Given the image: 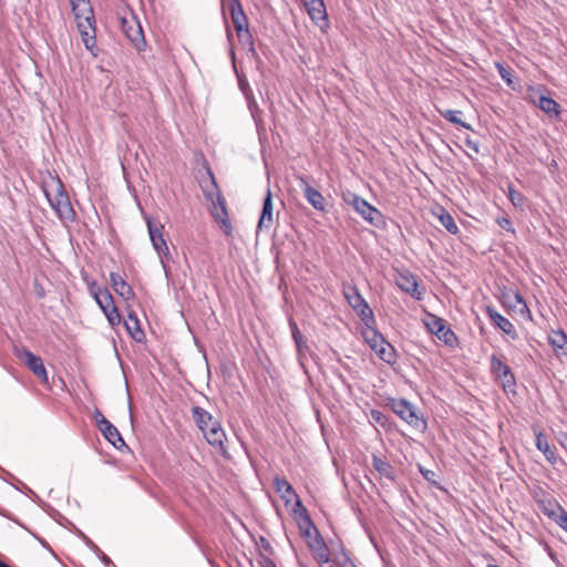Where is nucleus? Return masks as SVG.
I'll return each instance as SVG.
<instances>
[{
    "label": "nucleus",
    "instance_id": "obj_1",
    "mask_svg": "<svg viewBox=\"0 0 567 567\" xmlns=\"http://www.w3.org/2000/svg\"><path fill=\"white\" fill-rule=\"evenodd\" d=\"M43 192L50 206L62 221L74 220L75 212L60 178L51 177L49 182L44 183Z\"/></svg>",
    "mask_w": 567,
    "mask_h": 567
},
{
    "label": "nucleus",
    "instance_id": "obj_2",
    "mask_svg": "<svg viewBox=\"0 0 567 567\" xmlns=\"http://www.w3.org/2000/svg\"><path fill=\"white\" fill-rule=\"evenodd\" d=\"M209 185L202 186L204 196L210 203V213L216 221L220 224L224 233L230 235L233 231L231 223L228 218L226 200L223 197L216 178L210 169L207 171Z\"/></svg>",
    "mask_w": 567,
    "mask_h": 567
},
{
    "label": "nucleus",
    "instance_id": "obj_3",
    "mask_svg": "<svg viewBox=\"0 0 567 567\" xmlns=\"http://www.w3.org/2000/svg\"><path fill=\"white\" fill-rule=\"evenodd\" d=\"M343 295L349 306L357 312L367 327L374 324L375 318L373 311L355 286L344 285Z\"/></svg>",
    "mask_w": 567,
    "mask_h": 567
},
{
    "label": "nucleus",
    "instance_id": "obj_4",
    "mask_svg": "<svg viewBox=\"0 0 567 567\" xmlns=\"http://www.w3.org/2000/svg\"><path fill=\"white\" fill-rule=\"evenodd\" d=\"M362 334L368 344L382 361L389 364H393L395 362L394 348L372 327V324H369Z\"/></svg>",
    "mask_w": 567,
    "mask_h": 567
},
{
    "label": "nucleus",
    "instance_id": "obj_5",
    "mask_svg": "<svg viewBox=\"0 0 567 567\" xmlns=\"http://www.w3.org/2000/svg\"><path fill=\"white\" fill-rule=\"evenodd\" d=\"M229 11L231 21L237 32L238 39L243 44L252 47V35L249 31L248 19L245 14L239 0H230Z\"/></svg>",
    "mask_w": 567,
    "mask_h": 567
},
{
    "label": "nucleus",
    "instance_id": "obj_6",
    "mask_svg": "<svg viewBox=\"0 0 567 567\" xmlns=\"http://www.w3.org/2000/svg\"><path fill=\"white\" fill-rule=\"evenodd\" d=\"M392 411L405 421L409 425L416 430H424L426 427L425 420L416 413L415 408L404 399H393L390 401Z\"/></svg>",
    "mask_w": 567,
    "mask_h": 567
},
{
    "label": "nucleus",
    "instance_id": "obj_7",
    "mask_svg": "<svg viewBox=\"0 0 567 567\" xmlns=\"http://www.w3.org/2000/svg\"><path fill=\"white\" fill-rule=\"evenodd\" d=\"M150 239L152 241L153 248L156 250L157 255L159 256L161 264L163 266V269L165 271V275H168V269L165 262V259L171 257V252L168 249V246L166 244V240L163 236V228L164 226L162 224H155L153 223L151 217H145Z\"/></svg>",
    "mask_w": 567,
    "mask_h": 567
},
{
    "label": "nucleus",
    "instance_id": "obj_8",
    "mask_svg": "<svg viewBox=\"0 0 567 567\" xmlns=\"http://www.w3.org/2000/svg\"><path fill=\"white\" fill-rule=\"evenodd\" d=\"M74 17L76 20L78 29L82 38V42L84 43L87 51L92 53L93 56L97 55V48L95 41V19L93 9L91 10V14Z\"/></svg>",
    "mask_w": 567,
    "mask_h": 567
},
{
    "label": "nucleus",
    "instance_id": "obj_9",
    "mask_svg": "<svg viewBox=\"0 0 567 567\" xmlns=\"http://www.w3.org/2000/svg\"><path fill=\"white\" fill-rule=\"evenodd\" d=\"M346 203L351 205L354 210L362 216L363 219L369 221L371 225L379 226L382 219L381 213L370 205L365 199L358 196L357 194L348 192L343 195Z\"/></svg>",
    "mask_w": 567,
    "mask_h": 567
},
{
    "label": "nucleus",
    "instance_id": "obj_10",
    "mask_svg": "<svg viewBox=\"0 0 567 567\" xmlns=\"http://www.w3.org/2000/svg\"><path fill=\"white\" fill-rule=\"evenodd\" d=\"M94 299L96 303L100 306L101 310L105 315L109 323L111 326H117L121 323V316L116 306L114 305V300L110 291L105 289H99L94 291Z\"/></svg>",
    "mask_w": 567,
    "mask_h": 567
},
{
    "label": "nucleus",
    "instance_id": "obj_11",
    "mask_svg": "<svg viewBox=\"0 0 567 567\" xmlns=\"http://www.w3.org/2000/svg\"><path fill=\"white\" fill-rule=\"evenodd\" d=\"M302 4L311 19L322 32L329 28V19L323 0H301Z\"/></svg>",
    "mask_w": 567,
    "mask_h": 567
},
{
    "label": "nucleus",
    "instance_id": "obj_12",
    "mask_svg": "<svg viewBox=\"0 0 567 567\" xmlns=\"http://www.w3.org/2000/svg\"><path fill=\"white\" fill-rule=\"evenodd\" d=\"M14 354L32 371V373L37 378L44 382L48 381V373L45 367L43 364L42 359L39 355H35L28 349L18 347L14 348Z\"/></svg>",
    "mask_w": 567,
    "mask_h": 567
},
{
    "label": "nucleus",
    "instance_id": "obj_13",
    "mask_svg": "<svg viewBox=\"0 0 567 567\" xmlns=\"http://www.w3.org/2000/svg\"><path fill=\"white\" fill-rule=\"evenodd\" d=\"M122 30L127 39L135 45L136 49H142L145 45V39L142 25L137 18L131 13L128 17L121 19Z\"/></svg>",
    "mask_w": 567,
    "mask_h": 567
},
{
    "label": "nucleus",
    "instance_id": "obj_14",
    "mask_svg": "<svg viewBox=\"0 0 567 567\" xmlns=\"http://www.w3.org/2000/svg\"><path fill=\"white\" fill-rule=\"evenodd\" d=\"M292 512L301 535L307 539V543L312 542L315 536H320L301 501H297V508H292Z\"/></svg>",
    "mask_w": 567,
    "mask_h": 567
},
{
    "label": "nucleus",
    "instance_id": "obj_15",
    "mask_svg": "<svg viewBox=\"0 0 567 567\" xmlns=\"http://www.w3.org/2000/svg\"><path fill=\"white\" fill-rule=\"evenodd\" d=\"M548 342L560 363L567 364V334L565 331L551 330L548 333Z\"/></svg>",
    "mask_w": 567,
    "mask_h": 567
},
{
    "label": "nucleus",
    "instance_id": "obj_16",
    "mask_svg": "<svg viewBox=\"0 0 567 567\" xmlns=\"http://www.w3.org/2000/svg\"><path fill=\"white\" fill-rule=\"evenodd\" d=\"M427 328L434 333L440 340L447 346H453L456 341L455 333L445 326V321L441 318L432 316L430 321L426 323Z\"/></svg>",
    "mask_w": 567,
    "mask_h": 567
},
{
    "label": "nucleus",
    "instance_id": "obj_17",
    "mask_svg": "<svg viewBox=\"0 0 567 567\" xmlns=\"http://www.w3.org/2000/svg\"><path fill=\"white\" fill-rule=\"evenodd\" d=\"M491 372L502 380L504 388L515 384L511 368L496 354H492L491 357Z\"/></svg>",
    "mask_w": 567,
    "mask_h": 567
},
{
    "label": "nucleus",
    "instance_id": "obj_18",
    "mask_svg": "<svg viewBox=\"0 0 567 567\" xmlns=\"http://www.w3.org/2000/svg\"><path fill=\"white\" fill-rule=\"evenodd\" d=\"M274 486L286 506H290L293 503V508H297V501H300V498L287 480L275 477Z\"/></svg>",
    "mask_w": 567,
    "mask_h": 567
},
{
    "label": "nucleus",
    "instance_id": "obj_19",
    "mask_svg": "<svg viewBox=\"0 0 567 567\" xmlns=\"http://www.w3.org/2000/svg\"><path fill=\"white\" fill-rule=\"evenodd\" d=\"M203 434H204L206 441L212 446H215L223 455L227 454V450L224 444V442L226 440V433L219 422L214 423L213 426H210L209 429H206V431Z\"/></svg>",
    "mask_w": 567,
    "mask_h": 567
},
{
    "label": "nucleus",
    "instance_id": "obj_20",
    "mask_svg": "<svg viewBox=\"0 0 567 567\" xmlns=\"http://www.w3.org/2000/svg\"><path fill=\"white\" fill-rule=\"evenodd\" d=\"M395 282L401 290L405 291L417 300H421L422 296L421 292L417 291L419 285L414 275L410 272H399L395 278Z\"/></svg>",
    "mask_w": 567,
    "mask_h": 567
},
{
    "label": "nucleus",
    "instance_id": "obj_21",
    "mask_svg": "<svg viewBox=\"0 0 567 567\" xmlns=\"http://www.w3.org/2000/svg\"><path fill=\"white\" fill-rule=\"evenodd\" d=\"M300 182H301L303 195H305L306 199L308 200V203L315 209L323 212L326 209V199L322 196V194L319 190H317L315 187L309 185L303 177L300 178Z\"/></svg>",
    "mask_w": 567,
    "mask_h": 567
},
{
    "label": "nucleus",
    "instance_id": "obj_22",
    "mask_svg": "<svg viewBox=\"0 0 567 567\" xmlns=\"http://www.w3.org/2000/svg\"><path fill=\"white\" fill-rule=\"evenodd\" d=\"M486 313L488 315L492 322L497 326L504 333L511 336L513 339L517 337L516 329L514 324L504 316H502L498 311H496L492 307L486 308Z\"/></svg>",
    "mask_w": 567,
    "mask_h": 567
},
{
    "label": "nucleus",
    "instance_id": "obj_23",
    "mask_svg": "<svg viewBox=\"0 0 567 567\" xmlns=\"http://www.w3.org/2000/svg\"><path fill=\"white\" fill-rule=\"evenodd\" d=\"M274 224V206H272V195L270 189L268 188L266 197L264 199L261 215L258 221V229H270Z\"/></svg>",
    "mask_w": 567,
    "mask_h": 567
},
{
    "label": "nucleus",
    "instance_id": "obj_24",
    "mask_svg": "<svg viewBox=\"0 0 567 567\" xmlns=\"http://www.w3.org/2000/svg\"><path fill=\"white\" fill-rule=\"evenodd\" d=\"M535 445L542 452L547 462L555 465L558 461L555 447L548 443L546 435L542 431H535Z\"/></svg>",
    "mask_w": 567,
    "mask_h": 567
},
{
    "label": "nucleus",
    "instance_id": "obj_25",
    "mask_svg": "<svg viewBox=\"0 0 567 567\" xmlns=\"http://www.w3.org/2000/svg\"><path fill=\"white\" fill-rule=\"evenodd\" d=\"M110 280L114 291L120 295L124 300H131L134 298V291L132 287L125 281V279L116 272H111Z\"/></svg>",
    "mask_w": 567,
    "mask_h": 567
},
{
    "label": "nucleus",
    "instance_id": "obj_26",
    "mask_svg": "<svg viewBox=\"0 0 567 567\" xmlns=\"http://www.w3.org/2000/svg\"><path fill=\"white\" fill-rule=\"evenodd\" d=\"M308 546L319 565L330 561L329 549L321 536H315L312 542H308Z\"/></svg>",
    "mask_w": 567,
    "mask_h": 567
},
{
    "label": "nucleus",
    "instance_id": "obj_27",
    "mask_svg": "<svg viewBox=\"0 0 567 567\" xmlns=\"http://www.w3.org/2000/svg\"><path fill=\"white\" fill-rule=\"evenodd\" d=\"M192 413L193 419L196 422L198 429L202 431V433H204L206 429L213 426L214 423L219 422L212 415V413H209L208 411L200 406H194Z\"/></svg>",
    "mask_w": 567,
    "mask_h": 567
},
{
    "label": "nucleus",
    "instance_id": "obj_28",
    "mask_svg": "<svg viewBox=\"0 0 567 567\" xmlns=\"http://www.w3.org/2000/svg\"><path fill=\"white\" fill-rule=\"evenodd\" d=\"M99 430L115 449L121 450L123 446H125V442L122 435L111 422L103 423L102 427Z\"/></svg>",
    "mask_w": 567,
    "mask_h": 567
},
{
    "label": "nucleus",
    "instance_id": "obj_29",
    "mask_svg": "<svg viewBox=\"0 0 567 567\" xmlns=\"http://www.w3.org/2000/svg\"><path fill=\"white\" fill-rule=\"evenodd\" d=\"M372 466L381 477L391 482L395 481V471L386 460L381 458L378 455H372Z\"/></svg>",
    "mask_w": 567,
    "mask_h": 567
},
{
    "label": "nucleus",
    "instance_id": "obj_30",
    "mask_svg": "<svg viewBox=\"0 0 567 567\" xmlns=\"http://www.w3.org/2000/svg\"><path fill=\"white\" fill-rule=\"evenodd\" d=\"M289 326L291 329L292 339H293L296 348H297L298 358L301 361L302 358L305 357L306 352L309 351L307 340L301 334L297 323L292 319L289 320Z\"/></svg>",
    "mask_w": 567,
    "mask_h": 567
},
{
    "label": "nucleus",
    "instance_id": "obj_31",
    "mask_svg": "<svg viewBox=\"0 0 567 567\" xmlns=\"http://www.w3.org/2000/svg\"><path fill=\"white\" fill-rule=\"evenodd\" d=\"M538 107L550 118H558L560 115L559 104L551 97L546 95L538 96Z\"/></svg>",
    "mask_w": 567,
    "mask_h": 567
},
{
    "label": "nucleus",
    "instance_id": "obj_32",
    "mask_svg": "<svg viewBox=\"0 0 567 567\" xmlns=\"http://www.w3.org/2000/svg\"><path fill=\"white\" fill-rule=\"evenodd\" d=\"M124 326L130 333V336L141 342L144 339V332L140 327V321L137 319V316L133 312H130L127 315V318L124 320Z\"/></svg>",
    "mask_w": 567,
    "mask_h": 567
},
{
    "label": "nucleus",
    "instance_id": "obj_33",
    "mask_svg": "<svg viewBox=\"0 0 567 567\" xmlns=\"http://www.w3.org/2000/svg\"><path fill=\"white\" fill-rule=\"evenodd\" d=\"M539 508L548 518L556 519L558 513L564 508L555 498L550 497L539 502Z\"/></svg>",
    "mask_w": 567,
    "mask_h": 567
},
{
    "label": "nucleus",
    "instance_id": "obj_34",
    "mask_svg": "<svg viewBox=\"0 0 567 567\" xmlns=\"http://www.w3.org/2000/svg\"><path fill=\"white\" fill-rule=\"evenodd\" d=\"M441 115L449 122L460 125L466 130H472V126L461 120L462 111L460 110H445Z\"/></svg>",
    "mask_w": 567,
    "mask_h": 567
},
{
    "label": "nucleus",
    "instance_id": "obj_35",
    "mask_svg": "<svg viewBox=\"0 0 567 567\" xmlns=\"http://www.w3.org/2000/svg\"><path fill=\"white\" fill-rule=\"evenodd\" d=\"M72 12L74 17H79L78 13L81 16L91 14V3L90 0H70Z\"/></svg>",
    "mask_w": 567,
    "mask_h": 567
},
{
    "label": "nucleus",
    "instance_id": "obj_36",
    "mask_svg": "<svg viewBox=\"0 0 567 567\" xmlns=\"http://www.w3.org/2000/svg\"><path fill=\"white\" fill-rule=\"evenodd\" d=\"M439 219L449 233H451L453 235H456L458 233V227H457L454 218L452 217L451 214L445 212L443 208L441 209Z\"/></svg>",
    "mask_w": 567,
    "mask_h": 567
},
{
    "label": "nucleus",
    "instance_id": "obj_37",
    "mask_svg": "<svg viewBox=\"0 0 567 567\" xmlns=\"http://www.w3.org/2000/svg\"><path fill=\"white\" fill-rule=\"evenodd\" d=\"M508 199L509 202L517 208L523 209L525 205V197L524 195L516 190L513 185H508Z\"/></svg>",
    "mask_w": 567,
    "mask_h": 567
},
{
    "label": "nucleus",
    "instance_id": "obj_38",
    "mask_svg": "<svg viewBox=\"0 0 567 567\" xmlns=\"http://www.w3.org/2000/svg\"><path fill=\"white\" fill-rule=\"evenodd\" d=\"M496 69L501 75V78L508 84L511 85L513 80H512V72L509 69L505 68L503 64L501 63H496Z\"/></svg>",
    "mask_w": 567,
    "mask_h": 567
},
{
    "label": "nucleus",
    "instance_id": "obj_39",
    "mask_svg": "<svg viewBox=\"0 0 567 567\" xmlns=\"http://www.w3.org/2000/svg\"><path fill=\"white\" fill-rule=\"evenodd\" d=\"M553 520L567 533V511L565 508H563L556 516V519Z\"/></svg>",
    "mask_w": 567,
    "mask_h": 567
},
{
    "label": "nucleus",
    "instance_id": "obj_40",
    "mask_svg": "<svg viewBox=\"0 0 567 567\" xmlns=\"http://www.w3.org/2000/svg\"><path fill=\"white\" fill-rule=\"evenodd\" d=\"M371 417L374 422L379 423L380 425H384L385 424V415L379 411V410H372L371 411Z\"/></svg>",
    "mask_w": 567,
    "mask_h": 567
},
{
    "label": "nucleus",
    "instance_id": "obj_41",
    "mask_svg": "<svg viewBox=\"0 0 567 567\" xmlns=\"http://www.w3.org/2000/svg\"><path fill=\"white\" fill-rule=\"evenodd\" d=\"M93 417L99 429L102 427L103 423L110 422L99 409H95Z\"/></svg>",
    "mask_w": 567,
    "mask_h": 567
},
{
    "label": "nucleus",
    "instance_id": "obj_42",
    "mask_svg": "<svg viewBox=\"0 0 567 567\" xmlns=\"http://www.w3.org/2000/svg\"><path fill=\"white\" fill-rule=\"evenodd\" d=\"M497 224L501 228L507 230V231H514L513 227H512V223L508 218L506 217H499L497 218Z\"/></svg>",
    "mask_w": 567,
    "mask_h": 567
},
{
    "label": "nucleus",
    "instance_id": "obj_43",
    "mask_svg": "<svg viewBox=\"0 0 567 567\" xmlns=\"http://www.w3.org/2000/svg\"><path fill=\"white\" fill-rule=\"evenodd\" d=\"M466 146L471 148L474 153H480V145L477 142L473 141L470 136H466L464 140Z\"/></svg>",
    "mask_w": 567,
    "mask_h": 567
},
{
    "label": "nucleus",
    "instance_id": "obj_44",
    "mask_svg": "<svg viewBox=\"0 0 567 567\" xmlns=\"http://www.w3.org/2000/svg\"><path fill=\"white\" fill-rule=\"evenodd\" d=\"M515 299H516L517 303L520 306V308L518 309L519 312H524V311L528 312L527 305H526L524 298L522 297V295L515 293Z\"/></svg>",
    "mask_w": 567,
    "mask_h": 567
},
{
    "label": "nucleus",
    "instance_id": "obj_45",
    "mask_svg": "<svg viewBox=\"0 0 567 567\" xmlns=\"http://www.w3.org/2000/svg\"><path fill=\"white\" fill-rule=\"evenodd\" d=\"M259 542H260V546H261V548H262L265 551H267V553H269V554H271V553H272V547H271L270 543H269L265 537H260V540H259Z\"/></svg>",
    "mask_w": 567,
    "mask_h": 567
},
{
    "label": "nucleus",
    "instance_id": "obj_46",
    "mask_svg": "<svg viewBox=\"0 0 567 567\" xmlns=\"http://www.w3.org/2000/svg\"><path fill=\"white\" fill-rule=\"evenodd\" d=\"M558 442L561 447L567 452V432H561L558 436Z\"/></svg>",
    "mask_w": 567,
    "mask_h": 567
},
{
    "label": "nucleus",
    "instance_id": "obj_47",
    "mask_svg": "<svg viewBox=\"0 0 567 567\" xmlns=\"http://www.w3.org/2000/svg\"><path fill=\"white\" fill-rule=\"evenodd\" d=\"M262 567H276V566H275V564L270 559L266 558L264 560V566Z\"/></svg>",
    "mask_w": 567,
    "mask_h": 567
},
{
    "label": "nucleus",
    "instance_id": "obj_48",
    "mask_svg": "<svg viewBox=\"0 0 567 567\" xmlns=\"http://www.w3.org/2000/svg\"><path fill=\"white\" fill-rule=\"evenodd\" d=\"M239 86L243 91H245L248 86V83L246 81L239 80Z\"/></svg>",
    "mask_w": 567,
    "mask_h": 567
},
{
    "label": "nucleus",
    "instance_id": "obj_49",
    "mask_svg": "<svg viewBox=\"0 0 567 567\" xmlns=\"http://www.w3.org/2000/svg\"><path fill=\"white\" fill-rule=\"evenodd\" d=\"M0 567H11V566H9L7 563L0 560Z\"/></svg>",
    "mask_w": 567,
    "mask_h": 567
},
{
    "label": "nucleus",
    "instance_id": "obj_50",
    "mask_svg": "<svg viewBox=\"0 0 567 567\" xmlns=\"http://www.w3.org/2000/svg\"><path fill=\"white\" fill-rule=\"evenodd\" d=\"M320 567H333L330 561L328 564H320Z\"/></svg>",
    "mask_w": 567,
    "mask_h": 567
},
{
    "label": "nucleus",
    "instance_id": "obj_51",
    "mask_svg": "<svg viewBox=\"0 0 567 567\" xmlns=\"http://www.w3.org/2000/svg\"><path fill=\"white\" fill-rule=\"evenodd\" d=\"M536 96H537V93L535 92V94L533 95V102H536Z\"/></svg>",
    "mask_w": 567,
    "mask_h": 567
}]
</instances>
